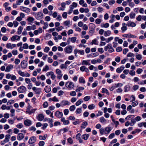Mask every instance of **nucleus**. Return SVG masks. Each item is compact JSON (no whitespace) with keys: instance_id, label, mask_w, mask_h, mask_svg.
<instances>
[{"instance_id":"c756f323","label":"nucleus","mask_w":146,"mask_h":146,"mask_svg":"<svg viewBox=\"0 0 146 146\" xmlns=\"http://www.w3.org/2000/svg\"><path fill=\"white\" fill-rule=\"evenodd\" d=\"M11 136L10 135H5V138L4 140L7 143L9 141Z\"/></svg>"},{"instance_id":"bb28decb","label":"nucleus","mask_w":146,"mask_h":146,"mask_svg":"<svg viewBox=\"0 0 146 146\" xmlns=\"http://www.w3.org/2000/svg\"><path fill=\"white\" fill-rule=\"evenodd\" d=\"M111 34V32L109 30L106 31L104 32V35L105 36H109Z\"/></svg>"},{"instance_id":"9d476101","label":"nucleus","mask_w":146,"mask_h":146,"mask_svg":"<svg viewBox=\"0 0 146 146\" xmlns=\"http://www.w3.org/2000/svg\"><path fill=\"white\" fill-rule=\"evenodd\" d=\"M36 138L35 136L31 137L29 139L28 143L29 144H31L34 143L36 141Z\"/></svg>"},{"instance_id":"f3484780","label":"nucleus","mask_w":146,"mask_h":146,"mask_svg":"<svg viewBox=\"0 0 146 146\" xmlns=\"http://www.w3.org/2000/svg\"><path fill=\"white\" fill-rule=\"evenodd\" d=\"M105 133L106 134H108L110 133L112 130V128L108 126L105 128Z\"/></svg>"},{"instance_id":"69168bd1","label":"nucleus","mask_w":146,"mask_h":146,"mask_svg":"<svg viewBox=\"0 0 146 146\" xmlns=\"http://www.w3.org/2000/svg\"><path fill=\"white\" fill-rule=\"evenodd\" d=\"M114 133H111L109 135L108 137V138L109 139H112L114 137Z\"/></svg>"},{"instance_id":"9b49d317","label":"nucleus","mask_w":146,"mask_h":146,"mask_svg":"<svg viewBox=\"0 0 146 146\" xmlns=\"http://www.w3.org/2000/svg\"><path fill=\"white\" fill-rule=\"evenodd\" d=\"M20 9L22 11L26 13H29L30 11V9L29 8L23 6H21L20 7Z\"/></svg>"},{"instance_id":"6e6552de","label":"nucleus","mask_w":146,"mask_h":146,"mask_svg":"<svg viewBox=\"0 0 146 146\" xmlns=\"http://www.w3.org/2000/svg\"><path fill=\"white\" fill-rule=\"evenodd\" d=\"M32 123V121L29 119L25 120L24 122V124L26 126H30L31 125Z\"/></svg>"},{"instance_id":"338daca9","label":"nucleus","mask_w":146,"mask_h":146,"mask_svg":"<svg viewBox=\"0 0 146 146\" xmlns=\"http://www.w3.org/2000/svg\"><path fill=\"white\" fill-rule=\"evenodd\" d=\"M90 98V96H87L85 97L84 98V100L86 101H88Z\"/></svg>"},{"instance_id":"680f3d73","label":"nucleus","mask_w":146,"mask_h":146,"mask_svg":"<svg viewBox=\"0 0 146 146\" xmlns=\"http://www.w3.org/2000/svg\"><path fill=\"white\" fill-rule=\"evenodd\" d=\"M70 95L71 96H75L76 95V93L75 91L71 92L70 93Z\"/></svg>"},{"instance_id":"a211bd4d","label":"nucleus","mask_w":146,"mask_h":146,"mask_svg":"<svg viewBox=\"0 0 146 146\" xmlns=\"http://www.w3.org/2000/svg\"><path fill=\"white\" fill-rule=\"evenodd\" d=\"M13 68V65L11 64L9 65L7 67L6 69L5 70V71L6 72H10Z\"/></svg>"},{"instance_id":"0e129e2a","label":"nucleus","mask_w":146,"mask_h":146,"mask_svg":"<svg viewBox=\"0 0 146 146\" xmlns=\"http://www.w3.org/2000/svg\"><path fill=\"white\" fill-rule=\"evenodd\" d=\"M143 71V70L141 68H138L137 69L136 72L138 74L141 73Z\"/></svg>"},{"instance_id":"412c9836","label":"nucleus","mask_w":146,"mask_h":146,"mask_svg":"<svg viewBox=\"0 0 146 146\" xmlns=\"http://www.w3.org/2000/svg\"><path fill=\"white\" fill-rule=\"evenodd\" d=\"M44 116L42 114H40L38 115L37 117L38 120L39 121H42L44 119Z\"/></svg>"},{"instance_id":"c9c22d12","label":"nucleus","mask_w":146,"mask_h":146,"mask_svg":"<svg viewBox=\"0 0 146 146\" xmlns=\"http://www.w3.org/2000/svg\"><path fill=\"white\" fill-rule=\"evenodd\" d=\"M99 131L100 134L102 135H103L105 132V129L103 128H101L99 130Z\"/></svg>"},{"instance_id":"5701e85b","label":"nucleus","mask_w":146,"mask_h":146,"mask_svg":"<svg viewBox=\"0 0 146 146\" xmlns=\"http://www.w3.org/2000/svg\"><path fill=\"white\" fill-rule=\"evenodd\" d=\"M124 67L123 66H121L119 68H117L116 70V72L118 73H121L124 69Z\"/></svg>"},{"instance_id":"ddd939ff","label":"nucleus","mask_w":146,"mask_h":146,"mask_svg":"<svg viewBox=\"0 0 146 146\" xmlns=\"http://www.w3.org/2000/svg\"><path fill=\"white\" fill-rule=\"evenodd\" d=\"M80 70L82 72L85 71L88 73L89 72V70L88 68H86L85 66H81L80 68Z\"/></svg>"},{"instance_id":"f03ea898","label":"nucleus","mask_w":146,"mask_h":146,"mask_svg":"<svg viewBox=\"0 0 146 146\" xmlns=\"http://www.w3.org/2000/svg\"><path fill=\"white\" fill-rule=\"evenodd\" d=\"M32 108L31 106H28L27 108L26 112L27 113H28L30 114L32 113H33L34 112L35 110H36V109H32L31 110H30Z\"/></svg>"},{"instance_id":"79ce46f5","label":"nucleus","mask_w":146,"mask_h":146,"mask_svg":"<svg viewBox=\"0 0 146 146\" xmlns=\"http://www.w3.org/2000/svg\"><path fill=\"white\" fill-rule=\"evenodd\" d=\"M18 74L21 76L24 77L25 76V73L24 72H22L21 70H19L18 72Z\"/></svg>"},{"instance_id":"39448f33","label":"nucleus","mask_w":146,"mask_h":146,"mask_svg":"<svg viewBox=\"0 0 146 146\" xmlns=\"http://www.w3.org/2000/svg\"><path fill=\"white\" fill-rule=\"evenodd\" d=\"M26 88L24 86H22L19 87L17 89L18 92L20 93H23L25 91Z\"/></svg>"},{"instance_id":"2eb2a0df","label":"nucleus","mask_w":146,"mask_h":146,"mask_svg":"<svg viewBox=\"0 0 146 146\" xmlns=\"http://www.w3.org/2000/svg\"><path fill=\"white\" fill-rule=\"evenodd\" d=\"M36 29V26L35 25H33L32 26H29L26 27V29L28 31L32 30H34Z\"/></svg>"},{"instance_id":"7c9ffc66","label":"nucleus","mask_w":146,"mask_h":146,"mask_svg":"<svg viewBox=\"0 0 146 146\" xmlns=\"http://www.w3.org/2000/svg\"><path fill=\"white\" fill-rule=\"evenodd\" d=\"M88 125V123L86 121H84L82 123V125L81 126V127L83 129H84L86 128V126Z\"/></svg>"},{"instance_id":"4d7b16f0","label":"nucleus","mask_w":146,"mask_h":146,"mask_svg":"<svg viewBox=\"0 0 146 146\" xmlns=\"http://www.w3.org/2000/svg\"><path fill=\"white\" fill-rule=\"evenodd\" d=\"M49 50V48L47 46L44 49V51L45 52H48Z\"/></svg>"},{"instance_id":"ea45409f","label":"nucleus","mask_w":146,"mask_h":146,"mask_svg":"<svg viewBox=\"0 0 146 146\" xmlns=\"http://www.w3.org/2000/svg\"><path fill=\"white\" fill-rule=\"evenodd\" d=\"M111 46V44H108L106 46L104 47V50L105 51H107V50L109 49V48Z\"/></svg>"},{"instance_id":"f8f14e48","label":"nucleus","mask_w":146,"mask_h":146,"mask_svg":"<svg viewBox=\"0 0 146 146\" xmlns=\"http://www.w3.org/2000/svg\"><path fill=\"white\" fill-rule=\"evenodd\" d=\"M16 46V45L15 44H12L11 43H8L6 44V47L8 48H10L12 49L14 47Z\"/></svg>"},{"instance_id":"13d9d810","label":"nucleus","mask_w":146,"mask_h":146,"mask_svg":"<svg viewBox=\"0 0 146 146\" xmlns=\"http://www.w3.org/2000/svg\"><path fill=\"white\" fill-rule=\"evenodd\" d=\"M67 141L70 144H72L73 143V141L71 137H69L68 138Z\"/></svg>"},{"instance_id":"dca6fc26","label":"nucleus","mask_w":146,"mask_h":146,"mask_svg":"<svg viewBox=\"0 0 146 146\" xmlns=\"http://www.w3.org/2000/svg\"><path fill=\"white\" fill-rule=\"evenodd\" d=\"M61 106L69 105L70 104V103L67 100H63L61 101Z\"/></svg>"},{"instance_id":"72a5a7b5","label":"nucleus","mask_w":146,"mask_h":146,"mask_svg":"<svg viewBox=\"0 0 146 146\" xmlns=\"http://www.w3.org/2000/svg\"><path fill=\"white\" fill-rule=\"evenodd\" d=\"M135 14L133 12H131L129 14V17L130 18L133 19L135 17Z\"/></svg>"},{"instance_id":"e2e57ef3","label":"nucleus","mask_w":146,"mask_h":146,"mask_svg":"<svg viewBox=\"0 0 146 146\" xmlns=\"http://www.w3.org/2000/svg\"><path fill=\"white\" fill-rule=\"evenodd\" d=\"M44 144L45 143L43 141H41L39 142L38 145L39 146H43Z\"/></svg>"},{"instance_id":"6e6d98bb","label":"nucleus","mask_w":146,"mask_h":146,"mask_svg":"<svg viewBox=\"0 0 146 146\" xmlns=\"http://www.w3.org/2000/svg\"><path fill=\"white\" fill-rule=\"evenodd\" d=\"M131 123L130 124L131 126H133L136 122L135 119H131Z\"/></svg>"},{"instance_id":"1a4fd4ad","label":"nucleus","mask_w":146,"mask_h":146,"mask_svg":"<svg viewBox=\"0 0 146 146\" xmlns=\"http://www.w3.org/2000/svg\"><path fill=\"white\" fill-rule=\"evenodd\" d=\"M32 90L35 92L36 94H40L41 92V89L40 88H37L35 87H33Z\"/></svg>"},{"instance_id":"5fc2aeb1","label":"nucleus","mask_w":146,"mask_h":146,"mask_svg":"<svg viewBox=\"0 0 146 146\" xmlns=\"http://www.w3.org/2000/svg\"><path fill=\"white\" fill-rule=\"evenodd\" d=\"M12 53L14 55H16L17 54L18 52L16 50H13L12 51Z\"/></svg>"},{"instance_id":"2f4dec72","label":"nucleus","mask_w":146,"mask_h":146,"mask_svg":"<svg viewBox=\"0 0 146 146\" xmlns=\"http://www.w3.org/2000/svg\"><path fill=\"white\" fill-rule=\"evenodd\" d=\"M89 136V135L88 134H85L82 135V138L83 139L85 140H86L87 139Z\"/></svg>"},{"instance_id":"774afa93","label":"nucleus","mask_w":146,"mask_h":146,"mask_svg":"<svg viewBox=\"0 0 146 146\" xmlns=\"http://www.w3.org/2000/svg\"><path fill=\"white\" fill-rule=\"evenodd\" d=\"M101 20L100 19H97L96 20L95 22L97 24H99L101 22Z\"/></svg>"},{"instance_id":"8fccbe9b","label":"nucleus","mask_w":146,"mask_h":146,"mask_svg":"<svg viewBox=\"0 0 146 146\" xmlns=\"http://www.w3.org/2000/svg\"><path fill=\"white\" fill-rule=\"evenodd\" d=\"M113 38V37H111L110 38H108L106 39V41L107 43L109 42L110 41L112 40Z\"/></svg>"},{"instance_id":"393cba45","label":"nucleus","mask_w":146,"mask_h":146,"mask_svg":"<svg viewBox=\"0 0 146 146\" xmlns=\"http://www.w3.org/2000/svg\"><path fill=\"white\" fill-rule=\"evenodd\" d=\"M100 121L102 123L106 124L107 122V120L103 117L100 118Z\"/></svg>"},{"instance_id":"052dcab7","label":"nucleus","mask_w":146,"mask_h":146,"mask_svg":"<svg viewBox=\"0 0 146 146\" xmlns=\"http://www.w3.org/2000/svg\"><path fill=\"white\" fill-rule=\"evenodd\" d=\"M13 25L15 27H17L19 24V23L16 21H14L13 22Z\"/></svg>"},{"instance_id":"49530a36","label":"nucleus","mask_w":146,"mask_h":146,"mask_svg":"<svg viewBox=\"0 0 146 146\" xmlns=\"http://www.w3.org/2000/svg\"><path fill=\"white\" fill-rule=\"evenodd\" d=\"M15 101L13 100H9L7 103V105L12 104L14 103Z\"/></svg>"},{"instance_id":"de8ad7c7","label":"nucleus","mask_w":146,"mask_h":146,"mask_svg":"<svg viewBox=\"0 0 146 146\" xmlns=\"http://www.w3.org/2000/svg\"><path fill=\"white\" fill-rule=\"evenodd\" d=\"M36 128L33 126H31L29 128V130L30 131H36Z\"/></svg>"},{"instance_id":"c03bdc74","label":"nucleus","mask_w":146,"mask_h":146,"mask_svg":"<svg viewBox=\"0 0 146 146\" xmlns=\"http://www.w3.org/2000/svg\"><path fill=\"white\" fill-rule=\"evenodd\" d=\"M95 107V106L93 104L90 105L88 106V108L89 110L94 109Z\"/></svg>"},{"instance_id":"b1692460","label":"nucleus","mask_w":146,"mask_h":146,"mask_svg":"<svg viewBox=\"0 0 146 146\" xmlns=\"http://www.w3.org/2000/svg\"><path fill=\"white\" fill-rule=\"evenodd\" d=\"M90 60H84L82 62V65H90V64L89 63Z\"/></svg>"},{"instance_id":"603ef678","label":"nucleus","mask_w":146,"mask_h":146,"mask_svg":"<svg viewBox=\"0 0 146 146\" xmlns=\"http://www.w3.org/2000/svg\"><path fill=\"white\" fill-rule=\"evenodd\" d=\"M138 104V102L137 101H136L132 103L131 104L133 107H135L137 106Z\"/></svg>"},{"instance_id":"473e14b6","label":"nucleus","mask_w":146,"mask_h":146,"mask_svg":"<svg viewBox=\"0 0 146 146\" xmlns=\"http://www.w3.org/2000/svg\"><path fill=\"white\" fill-rule=\"evenodd\" d=\"M79 82L80 83H82L84 84L85 83V81L82 77H80L79 78Z\"/></svg>"},{"instance_id":"20e7f679","label":"nucleus","mask_w":146,"mask_h":146,"mask_svg":"<svg viewBox=\"0 0 146 146\" xmlns=\"http://www.w3.org/2000/svg\"><path fill=\"white\" fill-rule=\"evenodd\" d=\"M43 14L42 13L39 12L36 13L35 17L36 19L39 20L42 19L43 18Z\"/></svg>"},{"instance_id":"7ed1b4c3","label":"nucleus","mask_w":146,"mask_h":146,"mask_svg":"<svg viewBox=\"0 0 146 146\" xmlns=\"http://www.w3.org/2000/svg\"><path fill=\"white\" fill-rule=\"evenodd\" d=\"M65 86L68 88L72 89L74 87V84L72 82H67L65 84Z\"/></svg>"},{"instance_id":"423d86ee","label":"nucleus","mask_w":146,"mask_h":146,"mask_svg":"<svg viewBox=\"0 0 146 146\" xmlns=\"http://www.w3.org/2000/svg\"><path fill=\"white\" fill-rule=\"evenodd\" d=\"M21 67L23 69L26 68L27 66V61L23 60L22 61L21 64Z\"/></svg>"},{"instance_id":"e433bc0d","label":"nucleus","mask_w":146,"mask_h":146,"mask_svg":"<svg viewBox=\"0 0 146 146\" xmlns=\"http://www.w3.org/2000/svg\"><path fill=\"white\" fill-rule=\"evenodd\" d=\"M34 20V19L33 17H29L27 19V20L30 22H32Z\"/></svg>"},{"instance_id":"cd10ccee","label":"nucleus","mask_w":146,"mask_h":146,"mask_svg":"<svg viewBox=\"0 0 146 146\" xmlns=\"http://www.w3.org/2000/svg\"><path fill=\"white\" fill-rule=\"evenodd\" d=\"M130 86L129 85L125 86L124 87V90L125 92H127L130 90Z\"/></svg>"},{"instance_id":"58836bf2","label":"nucleus","mask_w":146,"mask_h":146,"mask_svg":"<svg viewBox=\"0 0 146 146\" xmlns=\"http://www.w3.org/2000/svg\"><path fill=\"white\" fill-rule=\"evenodd\" d=\"M102 93H106V94H109V92H108V90L106 88H102Z\"/></svg>"},{"instance_id":"37998d69","label":"nucleus","mask_w":146,"mask_h":146,"mask_svg":"<svg viewBox=\"0 0 146 146\" xmlns=\"http://www.w3.org/2000/svg\"><path fill=\"white\" fill-rule=\"evenodd\" d=\"M76 108L75 105H72L70 106L69 108V110L70 111H73L75 110Z\"/></svg>"},{"instance_id":"6ab92c4d","label":"nucleus","mask_w":146,"mask_h":146,"mask_svg":"<svg viewBox=\"0 0 146 146\" xmlns=\"http://www.w3.org/2000/svg\"><path fill=\"white\" fill-rule=\"evenodd\" d=\"M24 138L23 134L22 133H20L18 134L17 136V139L19 141L22 140Z\"/></svg>"},{"instance_id":"a19ab883","label":"nucleus","mask_w":146,"mask_h":146,"mask_svg":"<svg viewBox=\"0 0 146 146\" xmlns=\"http://www.w3.org/2000/svg\"><path fill=\"white\" fill-rule=\"evenodd\" d=\"M109 26V24L108 23H106L105 24H102L101 25L102 27H104L105 28H108Z\"/></svg>"},{"instance_id":"f257e3e1","label":"nucleus","mask_w":146,"mask_h":146,"mask_svg":"<svg viewBox=\"0 0 146 146\" xmlns=\"http://www.w3.org/2000/svg\"><path fill=\"white\" fill-rule=\"evenodd\" d=\"M73 48L72 46L69 45L66 47L64 48L65 52L67 53H70L72 52Z\"/></svg>"},{"instance_id":"4be33fe9","label":"nucleus","mask_w":146,"mask_h":146,"mask_svg":"<svg viewBox=\"0 0 146 146\" xmlns=\"http://www.w3.org/2000/svg\"><path fill=\"white\" fill-rule=\"evenodd\" d=\"M61 121L63 122L64 125H67L69 123V121L68 120H65V118L63 117L61 119Z\"/></svg>"},{"instance_id":"f704fd0d","label":"nucleus","mask_w":146,"mask_h":146,"mask_svg":"<svg viewBox=\"0 0 146 146\" xmlns=\"http://www.w3.org/2000/svg\"><path fill=\"white\" fill-rule=\"evenodd\" d=\"M16 127L19 129H21L24 127V125L22 123H20L16 125Z\"/></svg>"},{"instance_id":"0eeeda50","label":"nucleus","mask_w":146,"mask_h":146,"mask_svg":"<svg viewBox=\"0 0 146 146\" xmlns=\"http://www.w3.org/2000/svg\"><path fill=\"white\" fill-rule=\"evenodd\" d=\"M55 115L57 117L60 118L62 117L63 114L62 112L57 111L55 113Z\"/></svg>"},{"instance_id":"3c124183","label":"nucleus","mask_w":146,"mask_h":146,"mask_svg":"<svg viewBox=\"0 0 146 146\" xmlns=\"http://www.w3.org/2000/svg\"><path fill=\"white\" fill-rule=\"evenodd\" d=\"M49 69V67L47 65H46L45 66V67L43 68V69H42V71L43 72L46 71L47 70H48Z\"/></svg>"},{"instance_id":"c85d7f7f","label":"nucleus","mask_w":146,"mask_h":146,"mask_svg":"<svg viewBox=\"0 0 146 146\" xmlns=\"http://www.w3.org/2000/svg\"><path fill=\"white\" fill-rule=\"evenodd\" d=\"M127 2L129 3V6L131 7H133L135 5L134 3L132 2V0H127Z\"/></svg>"},{"instance_id":"09e8293b","label":"nucleus","mask_w":146,"mask_h":146,"mask_svg":"<svg viewBox=\"0 0 146 146\" xmlns=\"http://www.w3.org/2000/svg\"><path fill=\"white\" fill-rule=\"evenodd\" d=\"M127 57H132L134 56V55L133 53L131 52H129L127 54Z\"/></svg>"},{"instance_id":"bf43d9fd","label":"nucleus","mask_w":146,"mask_h":146,"mask_svg":"<svg viewBox=\"0 0 146 146\" xmlns=\"http://www.w3.org/2000/svg\"><path fill=\"white\" fill-rule=\"evenodd\" d=\"M64 25L68 26L70 25V21H66L64 22Z\"/></svg>"},{"instance_id":"a878e982","label":"nucleus","mask_w":146,"mask_h":146,"mask_svg":"<svg viewBox=\"0 0 146 146\" xmlns=\"http://www.w3.org/2000/svg\"><path fill=\"white\" fill-rule=\"evenodd\" d=\"M44 90L46 93L50 92L51 90V88L50 86H46L44 88Z\"/></svg>"},{"instance_id":"864d4df0","label":"nucleus","mask_w":146,"mask_h":146,"mask_svg":"<svg viewBox=\"0 0 146 146\" xmlns=\"http://www.w3.org/2000/svg\"><path fill=\"white\" fill-rule=\"evenodd\" d=\"M44 26L43 27V28L44 29H46L48 26V24L47 23L45 22L44 23Z\"/></svg>"},{"instance_id":"aec40b11","label":"nucleus","mask_w":146,"mask_h":146,"mask_svg":"<svg viewBox=\"0 0 146 146\" xmlns=\"http://www.w3.org/2000/svg\"><path fill=\"white\" fill-rule=\"evenodd\" d=\"M127 25L128 27L130 26L132 27H134L136 26V24L133 22L129 21L127 23Z\"/></svg>"},{"instance_id":"4c0bfd02","label":"nucleus","mask_w":146,"mask_h":146,"mask_svg":"<svg viewBox=\"0 0 146 146\" xmlns=\"http://www.w3.org/2000/svg\"><path fill=\"white\" fill-rule=\"evenodd\" d=\"M81 112H82V108H77L76 111V113L77 114H80Z\"/></svg>"},{"instance_id":"a18cd8bd","label":"nucleus","mask_w":146,"mask_h":146,"mask_svg":"<svg viewBox=\"0 0 146 146\" xmlns=\"http://www.w3.org/2000/svg\"><path fill=\"white\" fill-rule=\"evenodd\" d=\"M137 53L136 54V58L139 60H140L142 58V56L140 54H137Z\"/></svg>"},{"instance_id":"4468645a","label":"nucleus","mask_w":146,"mask_h":146,"mask_svg":"<svg viewBox=\"0 0 146 146\" xmlns=\"http://www.w3.org/2000/svg\"><path fill=\"white\" fill-rule=\"evenodd\" d=\"M20 36H19L15 35L13 36L11 38V40L13 41H15L16 40H20Z\"/></svg>"}]
</instances>
